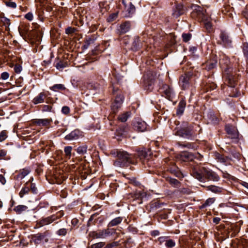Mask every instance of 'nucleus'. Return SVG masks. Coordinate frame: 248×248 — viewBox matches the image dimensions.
I'll return each instance as SVG.
<instances>
[{"label":"nucleus","mask_w":248,"mask_h":248,"mask_svg":"<svg viewBox=\"0 0 248 248\" xmlns=\"http://www.w3.org/2000/svg\"><path fill=\"white\" fill-rule=\"evenodd\" d=\"M186 105V101L183 99H182L178 106V108L176 111V114L177 115H181L183 114L185 110Z\"/></svg>","instance_id":"obj_14"},{"label":"nucleus","mask_w":248,"mask_h":248,"mask_svg":"<svg viewBox=\"0 0 248 248\" xmlns=\"http://www.w3.org/2000/svg\"><path fill=\"white\" fill-rule=\"evenodd\" d=\"M117 157L119 161L114 162L115 166L117 164L121 163L120 165H125L132 163L131 160V155L128 154L126 152L124 151H118L117 152Z\"/></svg>","instance_id":"obj_2"},{"label":"nucleus","mask_w":248,"mask_h":248,"mask_svg":"<svg viewBox=\"0 0 248 248\" xmlns=\"http://www.w3.org/2000/svg\"><path fill=\"white\" fill-rule=\"evenodd\" d=\"M34 241L35 243H40L42 241L46 239V236L44 234H37L35 235L33 237Z\"/></svg>","instance_id":"obj_18"},{"label":"nucleus","mask_w":248,"mask_h":248,"mask_svg":"<svg viewBox=\"0 0 248 248\" xmlns=\"http://www.w3.org/2000/svg\"><path fill=\"white\" fill-rule=\"evenodd\" d=\"M190 155L187 153H184L183 154L182 156L185 157L186 158H189Z\"/></svg>","instance_id":"obj_57"},{"label":"nucleus","mask_w":248,"mask_h":248,"mask_svg":"<svg viewBox=\"0 0 248 248\" xmlns=\"http://www.w3.org/2000/svg\"><path fill=\"white\" fill-rule=\"evenodd\" d=\"M80 136V131L78 130H75L65 137L66 140H74L78 139Z\"/></svg>","instance_id":"obj_13"},{"label":"nucleus","mask_w":248,"mask_h":248,"mask_svg":"<svg viewBox=\"0 0 248 248\" xmlns=\"http://www.w3.org/2000/svg\"><path fill=\"white\" fill-rule=\"evenodd\" d=\"M51 122L52 120L49 119H38L34 120L33 124L39 126H46L49 125Z\"/></svg>","instance_id":"obj_10"},{"label":"nucleus","mask_w":248,"mask_h":248,"mask_svg":"<svg viewBox=\"0 0 248 248\" xmlns=\"http://www.w3.org/2000/svg\"><path fill=\"white\" fill-rule=\"evenodd\" d=\"M152 235L154 236H157L159 235V232L158 231H154L152 232Z\"/></svg>","instance_id":"obj_56"},{"label":"nucleus","mask_w":248,"mask_h":248,"mask_svg":"<svg viewBox=\"0 0 248 248\" xmlns=\"http://www.w3.org/2000/svg\"><path fill=\"white\" fill-rule=\"evenodd\" d=\"M225 61V62L224 63H225V64H226V65H227L228 62H229L228 59L227 58H226Z\"/></svg>","instance_id":"obj_62"},{"label":"nucleus","mask_w":248,"mask_h":248,"mask_svg":"<svg viewBox=\"0 0 248 248\" xmlns=\"http://www.w3.org/2000/svg\"><path fill=\"white\" fill-rule=\"evenodd\" d=\"M150 86H151V85H149V87L147 89V91L149 92H153V90L152 89H150Z\"/></svg>","instance_id":"obj_60"},{"label":"nucleus","mask_w":248,"mask_h":248,"mask_svg":"<svg viewBox=\"0 0 248 248\" xmlns=\"http://www.w3.org/2000/svg\"><path fill=\"white\" fill-rule=\"evenodd\" d=\"M9 78V74L7 72L1 73L0 78L3 80H6Z\"/></svg>","instance_id":"obj_44"},{"label":"nucleus","mask_w":248,"mask_h":248,"mask_svg":"<svg viewBox=\"0 0 248 248\" xmlns=\"http://www.w3.org/2000/svg\"><path fill=\"white\" fill-rule=\"evenodd\" d=\"M30 172V170L29 169H23L20 170L19 174L18 175V177L22 179L26 176H27Z\"/></svg>","instance_id":"obj_25"},{"label":"nucleus","mask_w":248,"mask_h":248,"mask_svg":"<svg viewBox=\"0 0 248 248\" xmlns=\"http://www.w3.org/2000/svg\"><path fill=\"white\" fill-rule=\"evenodd\" d=\"M232 97H238V96L237 95V94H234L233 95H232L231 96Z\"/></svg>","instance_id":"obj_63"},{"label":"nucleus","mask_w":248,"mask_h":248,"mask_svg":"<svg viewBox=\"0 0 248 248\" xmlns=\"http://www.w3.org/2000/svg\"><path fill=\"white\" fill-rule=\"evenodd\" d=\"M65 67V65L64 64H63V62H60L59 63H57V65H56V68L58 70H61V69Z\"/></svg>","instance_id":"obj_49"},{"label":"nucleus","mask_w":248,"mask_h":248,"mask_svg":"<svg viewBox=\"0 0 248 248\" xmlns=\"http://www.w3.org/2000/svg\"><path fill=\"white\" fill-rule=\"evenodd\" d=\"M114 232L110 229H107L102 230H99L96 232H93L90 233V235L93 238H106L108 236L112 235Z\"/></svg>","instance_id":"obj_5"},{"label":"nucleus","mask_w":248,"mask_h":248,"mask_svg":"<svg viewBox=\"0 0 248 248\" xmlns=\"http://www.w3.org/2000/svg\"><path fill=\"white\" fill-rule=\"evenodd\" d=\"M25 17L29 21H31L33 19V15L31 13L29 12L25 16Z\"/></svg>","instance_id":"obj_46"},{"label":"nucleus","mask_w":248,"mask_h":248,"mask_svg":"<svg viewBox=\"0 0 248 248\" xmlns=\"http://www.w3.org/2000/svg\"><path fill=\"white\" fill-rule=\"evenodd\" d=\"M207 190H210L212 192L215 193H220L222 192V189L221 187L217 186H215L211 185L207 186Z\"/></svg>","instance_id":"obj_17"},{"label":"nucleus","mask_w":248,"mask_h":248,"mask_svg":"<svg viewBox=\"0 0 248 248\" xmlns=\"http://www.w3.org/2000/svg\"><path fill=\"white\" fill-rule=\"evenodd\" d=\"M192 175L200 182L205 180L217 182L219 180V177L216 173L204 167L200 169L199 170L194 169Z\"/></svg>","instance_id":"obj_1"},{"label":"nucleus","mask_w":248,"mask_h":248,"mask_svg":"<svg viewBox=\"0 0 248 248\" xmlns=\"http://www.w3.org/2000/svg\"><path fill=\"white\" fill-rule=\"evenodd\" d=\"M33 180V178H31V179L26 183L24 186L22 188L20 191L19 193V196L20 198H22L25 196L28 195L30 191V189L29 187V182Z\"/></svg>","instance_id":"obj_9"},{"label":"nucleus","mask_w":248,"mask_h":248,"mask_svg":"<svg viewBox=\"0 0 248 248\" xmlns=\"http://www.w3.org/2000/svg\"><path fill=\"white\" fill-rule=\"evenodd\" d=\"M131 181H132V182L136 186L139 185V183L138 182H137L136 181V180L135 179V178H133V179L131 180Z\"/></svg>","instance_id":"obj_59"},{"label":"nucleus","mask_w":248,"mask_h":248,"mask_svg":"<svg viewBox=\"0 0 248 248\" xmlns=\"http://www.w3.org/2000/svg\"><path fill=\"white\" fill-rule=\"evenodd\" d=\"M76 31V29L72 27H68L65 30V33L67 34H71Z\"/></svg>","instance_id":"obj_41"},{"label":"nucleus","mask_w":248,"mask_h":248,"mask_svg":"<svg viewBox=\"0 0 248 248\" xmlns=\"http://www.w3.org/2000/svg\"><path fill=\"white\" fill-rule=\"evenodd\" d=\"M216 88V85L215 84H208L206 86V92H211L212 90Z\"/></svg>","instance_id":"obj_39"},{"label":"nucleus","mask_w":248,"mask_h":248,"mask_svg":"<svg viewBox=\"0 0 248 248\" xmlns=\"http://www.w3.org/2000/svg\"><path fill=\"white\" fill-rule=\"evenodd\" d=\"M78 223V220L77 218H73L71 221V223L73 225L76 226Z\"/></svg>","instance_id":"obj_53"},{"label":"nucleus","mask_w":248,"mask_h":248,"mask_svg":"<svg viewBox=\"0 0 248 248\" xmlns=\"http://www.w3.org/2000/svg\"><path fill=\"white\" fill-rule=\"evenodd\" d=\"M87 147L85 145L80 146L77 149V153L79 155H84L86 153Z\"/></svg>","instance_id":"obj_28"},{"label":"nucleus","mask_w":248,"mask_h":248,"mask_svg":"<svg viewBox=\"0 0 248 248\" xmlns=\"http://www.w3.org/2000/svg\"><path fill=\"white\" fill-rule=\"evenodd\" d=\"M220 38L222 41L226 44H229L231 43V41L229 39L228 36L227 34L224 32H222L220 35Z\"/></svg>","instance_id":"obj_27"},{"label":"nucleus","mask_w":248,"mask_h":248,"mask_svg":"<svg viewBox=\"0 0 248 248\" xmlns=\"http://www.w3.org/2000/svg\"><path fill=\"white\" fill-rule=\"evenodd\" d=\"M244 16L246 18L248 19V13H246Z\"/></svg>","instance_id":"obj_61"},{"label":"nucleus","mask_w":248,"mask_h":248,"mask_svg":"<svg viewBox=\"0 0 248 248\" xmlns=\"http://www.w3.org/2000/svg\"><path fill=\"white\" fill-rule=\"evenodd\" d=\"M66 233H67V230L66 229H64V228L60 229L57 232V234L59 235L64 236L66 234Z\"/></svg>","instance_id":"obj_40"},{"label":"nucleus","mask_w":248,"mask_h":248,"mask_svg":"<svg viewBox=\"0 0 248 248\" xmlns=\"http://www.w3.org/2000/svg\"><path fill=\"white\" fill-rule=\"evenodd\" d=\"M7 137L6 131L3 130L0 133V142L4 140Z\"/></svg>","instance_id":"obj_35"},{"label":"nucleus","mask_w":248,"mask_h":248,"mask_svg":"<svg viewBox=\"0 0 248 248\" xmlns=\"http://www.w3.org/2000/svg\"><path fill=\"white\" fill-rule=\"evenodd\" d=\"M215 201V199L214 198H208L204 203L201 206V208H203L206 206H208L212 204Z\"/></svg>","instance_id":"obj_26"},{"label":"nucleus","mask_w":248,"mask_h":248,"mask_svg":"<svg viewBox=\"0 0 248 248\" xmlns=\"http://www.w3.org/2000/svg\"><path fill=\"white\" fill-rule=\"evenodd\" d=\"M118 16V14L117 13H113L110 15L109 17L108 18V22H111L116 19V18Z\"/></svg>","instance_id":"obj_38"},{"label":"nucleus","mask_w":248,"mask_h":248,"mask_svg":"<svg viewBox=\"0 0 248 248\" xmlns=\"http://www.w3.org/2000/svg\"><path fill=\"white\" fill-rule=\"evenodd\" d=\"M131 0H122V3L124 6L125 11L128 13V16L135 12L136 8L131 2Z\"/></svg>","instance_id":"obj_8"},{"label":"nucleus","mask_w":248,"mask_h":248,"mask_svg":"<svg viewBox=\"0 0 248 248\" xmlns=\"http://www.w3.org/2000/svg\"><path fill=\"white\" fill-rule=\"evenodd\" d=\"M220 220V219L219 217H215L213 218V222L216 224H218Z\"/></svg>","instance_id":"obj_55"},{"label":"nucleus","mask_w":248,"mask_h":248,"mask_svg":"<svg viewBox=\"0 0 248 248\" xmlns=\"http://www.w3.org/2000/svg\"><path fill=\"white\" fill-rule=\"evenodd\" d=\"M5 4L6 6H7L8 7L12 8H16V4L13 1H6L5 2Z\"/></svg>","instance_id":"obj_42"},{"label":"nucleus","mask_w":248,"mask_h":248,"mask_svg":"<svg viewBox=\"0 0 248 248\" xmlns=\"http://www.w3.org/2000/svg\"><path fill=\"white\" fill-rule=\"evenodd\" d=\"M243 52L245 55H248V44L245 43L243 45Z\"/></svg>","instance_id":"obj_47"},{"label":"nucleus","mask_w":248,"mask_h":248,"mask_svg":"<svg viewBox=\"0 0 248 248\" xmlns=\"http://www.w3.org/2000/svg\"><path fill=\"white\" fill-rule=\"evenodd\" d=\"M29 187L30 189V191L32 192L33 194H37L38 192V189L36 187L35 184L32 182L31 184L29 183Z\"/></svg>","instance_id":"obj_30"},{"label":"nucleus","mask_w":248,"mask_h":248,"mask_svg":"<svg viewBox=\"0 0 248 248\" xmlns=\"http://www.w3.org/2000/svg\"><path fill=\"white\" fill-rule=\"evenodd\" d=\"M226 130L227 132V133L228 134H230V135H233V134L232 133V132L230 127L229 126H226Z\"/></svg>","instance_id":"obj_54"},{"label":"nucleus","mask_w":248,"mask_h":248,"mask_svg":"<svg viewBox=\"0 0 248 248\" xmlns=\"http://www.w3.org/2000/svg\"><path fill=\"white\" fill-rule=\"evenodd\" d=\"M163 89L164 90L163 91H160L162 93H170L172 92L171 89L170 88V87L167 85H164L163 86Z\"/></svg>","instance_id":"obj_37"},{"label":"nucleus","mask_w":248,"mask_h":248,"mask_svg":"<svg viewBox=\"0 0 248 248\" xmlns=\"http://www.w3.org/2000/svg\"><path fill=\"white\" fill-rule=\"evenodd\" d=\"M0 21L2 25L5 27V30L8 31L9 30V27L10 25V19L5 17H1Z\"/></svg>","instance_id":"obj_21"},{"label":"nucleus","mask_w":248,"mask_h":248,"mask_svg":"<svg viewBox=\"0 0 248 248\" xmlns=\"http://www.w3.org/2000/svg\"><path fill=\"white\" fill-rule=\"evenodd\" d=\"M130 115L131 112L130 111H127L119 115L118 117V120L121 122H125L127 121Z\"/></svg>","instance_id":"obj_19"},{"label":"nucleus","mask_w":248,"mask_h":248,"mask_svg":"<svg viewBox=\"0 0 248 248\" xmlns=\"http://www.w3.org/2000/svg\"><path fill=\"white\" fill-rule=\"evenodd\" d=\"M62 112L64 114H67L69 113L70 109L67 106L63 107L62 109Z\"/></svg>","instance_id":"obj_48"},{"label":"nucleus","mask_w":248,"mask_h":248,"mask_svg":"<svg viewBox=\"0 0 248 248\" xmlns=\"http://www.w3.org/2000/svg\"><path fill=\"white\" fill-rule=\"evenodd\" d=\"M189 80V77L187 75L182 76L180 78L179 83L182 88L185 90L186 89L188 86V81Z\"/></svg>","instance_id":"obj_11"},{"label":"nucleus","mask_w":248,"mask_h":248,"mask_svg":"<svg viewBox=\"0 0 248 248\" xmlns=\"http://www.w3.org/2000/svg\"><path fill=\"white\" fill-rule=\"evenodd\" d=\"M218 159H219L220 161L222 162L225 161L224 158L220 155H218Z\"/></svg>","instance_id":"obj_58"},{"label":"nucleus","mask_w":248,"mask_h":248,"mask_svg":"<svg viewBox=\"0 0 248 248\" xmlns=\"http://www.w3.org/2000/svg\"><path fill=\"white\" fill-rule=\"evenodd\" d=\"M137 128L139 131L143 132L146 130L147 124L144 122H138Z\"/></svg>","instance_id":"obj_23"},{"label":"nucleus","mask_w":248,"mask_h":248,"mask_svg":"<svg viewBox=\"0 0 248 248\" xmlns=\"http://www.w3.org/2000/svg\"><path fill=\"white\" fill-rule=\"evenodd\" d=\"M2 207V202L0 201V208Z\"/></svg>","instance_id":"obj_64"},{"label":"nucleus","mask_w":248,"mask_h":248,"mask_svg":"<svg viewBox=\"0 0 248 248\" xmlns=\"http://www.w3.org/2000/svg\"><path fill=\"white\" fill-rule=\"evenodd\" d=\"M217 60H214L212 62H208L206 64V68L208 70H210L215 67L217 65Z\"/></svg>","instance_id":"obj_29"},{"label":"nucleus","mask_w":248,"mask_h":248,"mask_svg":"<svg viewBox=\"0 0 248 248\" xmlns=\"http://www.w3.org/2000/svg\"><path fill=\"white\" fill-rule=\"evenodd\" d=\"M175 245V243L171 239L167 240L165 243V246L168 248H172Z\"/></svg>","instance_id":"obj_32"},{"label":"nucleus","mask_w":248,"mask_h":248,"mask_svg":"<svg viewBox=\"0 0 248 248\" xmlns=\"http://www.w3.org/2000/svg\"><path fill=\"white\" fill-rule=\"evenodd\" d=\"M105 243L104 242H100L93 245L91 248H102L105 246Z\"/></svg>","instance_id":"obj_36"},{"label":"nucleus","mask_w":248,"mask_h":248,"mask_svg":"<svg viewBox=\"0 0 248 248\" xmlns=\"http://www.w3.org/2000/svg\"><path fill=\"white\" fill-rule=\"evenodd\" d=\"M183 41L185 42H188L191 38V34L190 33H184L182 35Z\"/></svg>","instance_id":"obj_34"},{"label":"nucleus","mask_w":248,"mask_h":248,"mask_svg":"<svg viewBox=\"0 0 248 248\" xmlns=\"http://www.w3.org/2000/svg\"><path fill=\"white\" fill-rule=\"evenodd\" d=\"M122 221V218L121 217H117L112 219L108 224V226L112 227L116 226L121 223Z\"/></svg>","instance_id":"obj_22"},{"label":"nucleus","mask_w":248,"mask_h":248,"mask_svg":"<svg viewBox=\"0 0 248 248\" xmlns=\"http://www.w3.org/2000/svg\"><path fill=\"white\" fill-rule=\"evenodd\" d=\"M45 94H40L37 96L35 97L33 99V103L35 104H37L44 102L45 98H46Z\"/></svg>","instance_id":"obj_20"},{"label":"nucleus","mask_w":248,"mask_h":248,"mask_svg":"<svg viewBox=\"0 0 248 248\" xmlns=\"http://www.w3.org/2000/svg\"><path fill=\"white\" fill-rule=\"evenodd\" d=\"M72 150V147L71 146H66L64 147V151L66 156L70 157L71 155V151Z\"/></svg>","instance_id":"obj_31"},{"label":"nucleus","mask_w":248,"mask_h":248,"mask_svg":"<svg viewBox=\"0 0 248 248\" xmlns=\"http://www.w3.org/2000/svg\"><path fill=\"white\" fill-rule=\"evenodd\" d=\"M0 182L2 185H4L6 183V179L4 176L2 174H0Z\"/></svg>","instance_id":"obj_51"},{"label":"nucleus","mask_w":248,"mask_h":248,"mask_svg":"<svg viewBox=\"0 0 248 248\" xmlns=\"http://www.w3.org/2000/svg\"><path fill=\"white\" fill-rule=\"evenodd\" d=\"M192 126L189 125L187 123L184 122L182 124V127L177 129L175 132V135L184 137L189 138L192 135Z\"/></svg>","instance_id":"obj_3"},{"label":"nucleus","mask_w":248,"mask_h":248,"mask_svg":"<svg viewBox=\"0 0 248 248\" xmlns=\"http://www.w3.org/2000/svg\"><path fill=\"white\" fill-rule=\"evenodd\" d=\"M50 89L54 92H62L65 91L66 88L63 84H58L54 85L53 86L50 88Z\"/></svg>","instance_id":"obj_16"},{"label":"nucleus","mask_w":248,"mask_h":248,"mask_svg":"<svg viewBox=\"0 0 248 248\" xmlns=\"http://www.w3.org/2000/svg\"><path fill=\"white\" fill-rule=\"evenodd\" d=\"M138 156L140 158V159L141 160L146 157L147 153L145 151H140L138 153Z\"/></svg>","instance_id":"obj_43"},{"label":"nucleus","mask_w":248,"mask_h":248,"mask_svg":"<svg viewBox=\"0 0 248 248\" xmlns=\"http://www.w3.org/2000/svg\"><path fill=\"white\" fill-rule=\"evenodd\" d=\"M130 25L129 22H125L120 26L119 31L121 33H125L128 31L130 29Z\"/></svg>","instance_id":"obj_15"},{"label":"nucleus","mask_w":248,"mask_h":248,"mask_svg":"<svg viewBox=\"0 0 248 248\" xmlns=\"http://www.w3.org/2000/svg\"><path fill=\"white\" fill-rule=\"evenodd\" d=\"M124 96L122 94H118L111 106V109L114 113L118 112V109L122 106L123 102Z\"/></svg>","instance_id":"obj_6"},{"label":"nucleus","mask_w":248,"mask_h":248,"mask_svg":"<svg viewBox=\"0 0 248 248\" xmlns=\"http://www.w3.org/2000/svg\"><path fill=\"white\" fill-rule=\"evenodd\" d=\"M196 8H195V10L197 12V16L199 18H201L203 22L205 28L207 31H212V25L211 23L210 18L207 17L204 14L201 7L196 6Z\"/></svg>","instance_id":"obj_4"},{"label":"nucleus","mask_w":248,"mask_h":248,"mask_svg":"<svg viewBox=\"0 0 248 248\" xmlns=\"http://www.w3.org/2000/svg\"><path fill=\"white\" fill-rule=\"evenodd\" d=\"M28 207L24 205H19L14 208V210L18 214H20L22 212L26 211Z\"/></svg>","instance_id":"obj_24"},{"label":"nucleus","mask_w":248,"mask_h":248,"mask_svg":"<svg viewBox=\"0 0 248 248\" xmlns=\"http://www.w3.org/2000/svg\"><path fill=\"white\" fill-rule=\"evenodd\" d=\"M14 70L16 73H19L22 71V67L20 65L16 64L14 67Z\"/></svg>","instance_id":"obj_45"},{"label":"nucleus","mask_w":248,"mask_h":248,"mask_svg":"<svg viewBox=\"0 0 248 248\" xmlns=\"http://www.w3.org/2000/svg\"><path fill=\"white\" fill-rule=\"evenodd\" d=\"M168 180L170 184H172L174 186H179V182L176 179L170 178H169Z\"/></svg>","instance_id":"obj_33"},{"label":"nucleus","mask_w":248,"mask_h":248,"mask_svg":"<svg viewBox=\"0 0 248 248\" xmlns=\"http://www.w3.org/2000/svg\"><path fill=\"white\" fill-rule=\"evenodd\" d=\"M239 228L237 226H236V229L234 230V232L231 234L232 236H234L237 233H238L239 232Z\"/></svg>","instance_id":"obj_52"},{"label":"nucleus","mask_w":248,"mask_h":248,"mask_svg":"<svg viewBox=\"0 0 248 248\" xmlns=\"http://www.w3.org/2000/svg\"><path fill=\"white\" fill-rule=\"evenodd\" d=\"M6 151L3 150H0V160L3 159L6 155Z\"/></svg>","instance_id":"obj_50"},{"label":"nucleus","mask_w":248,"mask_h":248,"mask_svg":"<svg viewBox=\"0 0 248 248\" xmlns=\"http://www.w3.org/2000/svg\"><path fill=\"white\" fill-rule=\"evenodd\" d=\"M57 219L58 217L53 215L50 217L42 218L37 222V225H39V227L47 225L52 223Z\"/></svg>","instance_id":"obj_7"},{"label":"nucleus","mask_w":248,"mask_h":248,"mask_svg":"<svg viewBox=\"0 0 248 248\" xmlns=\"http://www.w3.org/2000/svg\"><path fill=\"white\" fill-rule=\"evenodd\" d=\"M185 12V10L182 5L179 4L176 6L175 9L172 13V16L175 18H177L181 15H183Z\"/></svg>","instance_id":"obj_12"}]
</instances>
